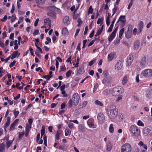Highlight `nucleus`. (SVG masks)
Returning <instances> with one entry per match:
<instances>
[{
  "label": "nucleus",
  "mask_w": 152,
  "mask_h": 152,
  "mask_svg": "<svg viewBox=\"0 0 152 152\" xmlns=\"http://www.w3.org/2000/svg\"><path fill=\"white\" fill-rule=\"evenodd\" d=\"M31 126H29V125L27 124L26 126V134L25 136L27 137L28 135L30 129L31 128Z\"/></svg>",
  "instance_id": "4be33fe9"
},
{
  "label": "nucleus",
  "mask_w": 152,
  "mask_h": 152,
  "mask_svg": "<svg viewBox=\"0 0 152 152\" xmlns=\"http://www.w3.org/2000/svg\"><path fill=\"white\" fill-rule=\"evenodd\" d=\"M80 97L77 93H75L72 96V99L73 103L74 105L76 106L77 105L80 100Z\"/></svg>",
  "instance_id": "423d86ee"
},
{
  "label": "nucleus",
  "mask_w": 152,
  "mask_h": 152,
  "mask_svg": "<svg viewBox=\"0 0 152 152\" xmlns=\"http://www.w3.org/2000/svg\"><path fill=\"white\" fill-rule=\"evenodd\" d=\"M68 126L71 129H74L75 128L74 126V124L72 123H69L68 124Z\"/></svg>",
  "instance_id": "8fccbe9b"
},
{
  "label": "nucleus",
  "mask_w": 152,
  "mask_h": 152,
  "mask_svg": "<svg viewBox=\"0 0 152 152\" xmlns=\"http://www.w3.org/2000/svg\"><path fill=\"white\" fill-rule=\"evenodd\" d=\"M0 47L2 48H3L4 47V42L1 39H0Z\"/></svg>",
  "instance_id": "5fc2aeb1"
},
{
  "label": "nucleus",
  "mask_w": 152,
  "mask_h": 152,
  "mask_svg": "<svg viewBox=\"0 0 152 152\" xmlns=\"http://www.w3.org/2000/svg\"><path fill=\"white\" fill-rule=\"evenodd\" d=\"M13 113L15 117H16L18 115L19 112L18 111H16L15 110L13 111Z\"/></svg>",
  "instance_id": "052dcab7"
},
{
  "label": "nucleus",
  "mask_w": 152,
  "mask_h": 152,
  "mask_svg": "<svg viewBox=\"0 0 152 152\" xmlns=\"http://www.w3.org/2000/svg\"><path fill=\"white\" fill-rule=\"evenodd\" d=\"M63 22L66 26H67L69 24L70 21L68 16H66L64 18Z\"/></svg>",
  "instance_id": "412c9836"
},
{
  "label": "nucleus",
  "mask_w": 152,
  "mask_h": 152,
  "mask_svg": "<svg viewBox=\"0 0 152 152\" xmlns=\"http://www.w3.org/2000/svg\"><path fill=\"white\" fill-rule=\"evenodd\" d=\"M16 18V17L15 15H13L11 17V23H13L15 20Z\"/></svg>",
  "instance_id": "bf43d9fd"
},
{
  "label": "nucleus",
  "mask_w": 152,
  "mask_h": 152,
  "mask_svg": "<svg viewBox=\"0 0 152 152\" xmlns=\"http://www.w3.org/2000/svg\"><path fill=\"white\" fill-rule=\"evenodd\" d=\"M73 101L71 99H70L69 101L68 102V106L69 107H71L72 106L73 103Z\"/></svg>",
  "instance_id": "3c124183"
},
{
  "label": "nucleus",
  "mask_w": 152,
  "mask_h": 152,
  "mask_svg": "<svg viewBox=\"0 0 152 152\" xmlns=\"http://www.w3.org/2000/svg\"><path fill=\"white\" fill-rule=\"evenodd\" d=\"M127 76L126 75L124 76L122 79V84L123 85H125L127 83Z\"/></svg>",
  "instance_id": "bb28decb"
},
{
  "label": "nucleus",
  "mask_w": 152,
  "mask_h": 152,
  "mask_svg": "<svg viewBox=\"0 0 152 152\" xmlns=\"http://www.w3.org/2000/svg\"><path fill=\"white\" fill-rule=\"evenodd\" d=\"M120 41V39H118L113 42V44L114 45H116Z\"/></svg>",
  "instance_id": "69168bd1"
},
{
  "label": "nucleus",
  "mask_w": 152,
  "mask_h": 152,
  "mask_svg": "<svg viewBox=\"0 0 152 152\" xmlns=\"http://www.w3.org/2000/svg\"><path fill=\"white\" fill-rule=\"evenodd\" d=\"M7 15H5L4 18L1 20V21L3 22H5L7 19Z\"/></svg>",
  "instance_id": "338daca9"
},
{
  "label": "nucleus",
  "mask_w": 152,
  "mask_h": 152,
  "mask_svg": "<svg viewBox=\"0 0 152 152\" xmlns=\"http://www.w3.org/2000/svg\"><path fill=\"white\" fill-rule=\"evenodd\" d=\"M36 2L40 5H43L45 3V0H36Z\"/></svg>",
  "instance_id": "7c9ffc66"
},
{
  "label": "nucleus",
  "mask_w": 152,
  "mask_h": 152,
  "mask_svg": "<svg viewBox=\"0 0 152 152\" xmlns=\"http://www.w3.org/2000/svg\"><path fill=\"white\" fill-rule=\"evenodd\" d=\"M132 28L131 26H129L128 27L127 31L125 33V37L126 38L129 39L131 37L132 35Z\"/></svg>",
  "instance_id": "9b49d317"
},
{
  "label": "nucleus",
  "mask_w": 152,
  "mask_h": 152,
  "mask_svg": "<svg viewBox=\"0 0 152 152\" xmlns=\"http://www.w3.org/2000/svg\"><path fill=\"white\" fill-rule=\"evenodd\" d=\"M96 60L95 59L91 61L89 63V65L90 66H91L93 64H94L96 62Z\"/></svg>",
  "instance_id": "4d7b16f0"
},
{
  "label": "nucleus",
  "mask_w": 152,
  "mask_h": 152,
  "mask_svg": "<svg viewBox=\"0 0 152 152\" xmlns=\"http://www.w3.org/2000/svg\"><path fill=\"white\" fill-rule=\"evenodd\" d=\"M25 134L24 131L23 130L22 132L19 133L18 139L20 140L23 137Z\"/></svg>",
  "instance_id": "ea45409f"
},
{
  "label": "nucleus",
  "mask_w": 152,
  "mask_h": 152,
  "mask_svg": "<svg viewBox=\"0 0 152 152\" xmlns=\"http://www.w3.org/2000/svg\"><path fill=\"white\" fill-rule=\"evenodd\" d=\"M117 29V28H116L109 37L108 39L110 42H111L115 37Z\"/></svg>",
  "instance_id": "4468645a"
},
{
  "label": "nucleus",
  "mask_w": 152,
  "mask_h": 152,
  "mask_svg": "<svg viewBox=\"0 0 152 152\" xmlns=\"http://www.w3.org/2000/svg\"><path fill=\"white\" fill-rule=\"evenodd\" d=\"M48 15L50 17L54 18H56V15L54 13V12L52 10H49V11L48 14Z\"/></svg>",
  "instance_id": "5701e85b"
},
{
  "label": "nucleus",
  "mask_w": 152,
  "mask_h": 152,
  "mask_svg": "<svg viewBox=\"0 0 152 152\" xmlns=\"http://www.w3.org/2000/svg\"><path fill=\"white\" fill-rule=\"evenodd\" d=\"M123 65L122 62L121 61H118L115 64V69L117 71H120L122 68Z\"/></svg>",
  "instance_id": "f8f14e48"
},
{
  "label": "nucleus",
  "mask_w": 152,
  "mask_h": 152,
  "mask_svg": "<svg viewBox=\"0 0 152 152\" xmlns=\"http://www.w3.org/2000/svg\"><path fill=\"white\" fill-rule=\"evenodd\" d=\"M85 70L84 69V66L83 64H82L79 67V69L77 70L76 74L77 75L82 74L84 73Z\"/></svg>",
  "instance_id": "ddd939ff"
},
{
  "label": "nucleus",
  "mask_w": 152,
  "mask_h": 152,
  "mask_svg": "<svg viewBox=\"0 0 152 152\" xmlns=\"http://www.w3.org/2000/svg\"><path fill=\"white\" fill-rule=\"evenodd\" d=\"M87 124L89 128L94 129L96 127V125L94 124V122L93 120H89L87 121Z\"/></svg>",
  "instance_id": "9d476101"
},
{
  "label": "nucleus",
  "mask_w": 152,
  "mask_h": 152,
  "mask_svg": "<svg viewBox=\"0 0 152 152\" xmlns=\"http://www.w3.org/2000/svg\"><path fill=\"white\" fill-rule=\"evenodd\" d=\"M44 140V143L45 146H47V137L45 135H44L43 137Z\"/></svg>",
  "instance_id": "603ef678"
},
{
  "label": "nucleus",
  "mask_w": 152,
  "mask_h": 152,
  "mask_svg": "<svg viewBox=\"0 0 152 152\" xmlns=\"http://www.w3.org/2000/svg\"><path fill=\"white\" fill-rule=\"evenodd\" d=\"M20 53H18V52L17 50H15L14 51L12 54L10 56V58L11 59H13L15 57H18Z\"/></svg>",
  "instance_id": "6ab92c4d"
},
{
  "label": "nucleus",
  "mask_w": 152,
  "mask_h": 152,
  "mask_svg": "<svg viewBox=\"0 0 152 152\" xmlns=\"http://www.w3.org/2000/svg\"><path fill=\"white\" fill-rule=\"evenodd\" d=\"M79 131L83 132L85 131V128L81 124H80L79 126Z\"/></svg>",
  "instance_id": "49530a36"
},
{
  "label": "nucleus",
  "mask_w": 152,
  "mask_h": 152,
  "mask_svg": "<svg viewBox=\"0 0 152 152\" xmlns=\"http://www.w3.org/2000/svg\"><path fill=\"white\" fill-rule=\"evenodd\" d=\"M151 130L149 128H145L143 130V133L145 136H147L150 133Z\"/></svg>",
  "instance_id": "b1692460"
},
{
  "label": "nucleus",
  "mask_w": 152,
  "mask_h": 152,
  "mask_svg": "<svg viewBox=\"0 0 152 152\" xmlns=\"http://www.w3.org/2000/svg\"><path fill=\"white\" fill-rule=\"evenodd\" d=\"M107 146V150L108 151H110L111 150L112 148V145L110 142L108 141L106 145Z\"/></svg>",
  "instance_id": "c85d7f7f"
},
{
  "label": "nucleus",
  "mask_w": 152,
  "mask_h": 152,
  "mask_svg": "<svg viewBox=\"0 0 152 152\" xmlns=\"http://www.w3.org/2000/svg\"><path fill=\"white\" fill-rule=\"evenodd\" d=\"M45 127L44 126H43L42 127V128L41 131V138L44 135L45 133Z\"/></svg>",
  "instance_id": "37998d69"
},
{
  "label": "nucleus",
  "mask_w": 152,
  "mask_h": 152,
  "mask_svg": "<svg viewBox=\"0 0 152 152\" xmlns=\"http://www.w3.org/2000/svg\"><path fill=\"white\" fill-rule=\"evenodd\" d=\"M125 18V16H121L118 20V21H121L124 24L125 22L124 19Z\"/></svg>",
  "instance_id": "2f4dec72"
},
{
  "label": "nucleus",
  "mask_w": 152,
  "mask_h": 152,
  "mask_svg": "<svg viewBox=\"0 0 152 152\" xmlns=\"http://www.w3.org/2000/svg\"><path fill=\"white\" fill-rule=\"evenodd\" d=\"M80 60V59L78 57L77 58V60H76V63L75 65V67H77L78 66L79 62Z\"/></svg>",
  "instance_id": "13d9d810"
},
{
  "label": "nucleus",
  "mask_w": 152,
  "mask_h": 152,
  "mask_svg": "<svg viewBox=\"0 0 152 152\" xmlns=\"http://www.w3.org/2000/svg\"><path fill=\"white\" fill-rule=\"evenodd\" d=\"M4 145L3 143L0 144V152H4Z\"/></svg>",
  "instance_id": "e433bc0d"
},
{
  "label": "nucleus",
  "mask_w": 152,
  "mask_h": 152,
  "mask_svg": "<svg viewBox=\"0 0 152 152\" xmlns=\"http://www.w3.org/2000/svg\"><path fill=\"white\" fill-rule=\"evenodd\" d=\"M137 124L139 126H143L144 125L143 123L140 120L138 121Z\"/></svg>",
  "instance_id": "09e8293b"
},
{
  "label": "nucleus",
  "mask_w": 152,
  "mask_h": 152,
  "mask_svg": "<svg viewBox=\"0 0 152 152\" xmlns=\"http://www.w3.org/2000/svg\"><path fill=\"white\" fill-rule=\"evenodd\" d=\"M35 44L36 47L38 46L39 45V39H36L34 40Z\"/></svg>",
  "instance_id": "864d4df0"
},
{
  "label": "nucleus",
  "mask_w": 152,
  "mask_h": 152,
  "mask_svg": "<svg viewBox=\"0 0 152 152\" xmlns=\"http://www.w3.org/2000/svg\"><path fill=\"white\" fill-rule=\"evenodd\" d=\"M14 140V138L12 140H9L7 141L6 142L7 147L9 148L12 144L13 142V141Z\"/></svg>",
  "instance_id": "f704fd0d"
},
{
  "label": "nucleus",
  "mask_w": 152,
  "mask_h": 152,
  "mask_svg": "<svg viewBox=\"0 0 152 152\" xmlns=\"http://www.w3.org/2000/svg\"><path fill=\"white\" fill-rule=\"evenodd\" d=\"M132 148L128 143L123 144L121 148V152H131Z\"/></svg>",
  "instance_id": "39448f33"
},
{
  "label": "nucleus",
  "mask_w": 152,
  "mask_h": 152,
  "mask_svg": "<svg viewBox=\"0 0 152 152\" xmlns=\"http://www.w3.org/2000/svg\"><path fill=\"white\" fill-rule=\"evenodd\" d=\"M59 149L62 150H64L66 149V147L65 145H61L59 147Z\"/></svg>",
  "instance_id": "e2e57ef3"
},
{
  "label": "nucleus",
  "mask_w": 152,
  "mask_h": 152,
  "mask_svg": "<svg viewBox=\"0 0 152 152\" xmlns=\"http://www.w3.org/2000/svg\"><path fill=\"white\" fill-rule=\"evenodd\" d=\"M95 103L96 105H99L101 106H102L103 105L102 103L98 100H96L95 101Z\"/></svg>",
  "instance_id": "a18cd8bd"
},
{
  "label": "nucleus",
  "mask_w": 152,
  "mask_h": 152,
  "mask_svg": "<svg viewBox=\"0 0 152 152\" xmlns=\"http://www.w3.org/2000/svg\"><path fill=\"white\" fill-rule=\"evenodd\" d=\"M112 94L114 96H116L122 94L124 91V88L121 86H116L111 88Z\"/></svg>",
  "instance_id": "f03ea898"
},
{
  "label": "nucleus",
  "mask_w": 152,
  "mask_h": 152,
  "mask_svg": "<svg viewBox=\"0 0 152 152\" xmlns=\"http://www.w3.org/2000/svg\"><path fill=\"white\" fill-rule=\"evenodd\" d=\"M88 102L86 101H85L83 102L79 105V108L80 109L83 108L85 107L87 104Z\"/></svg>",
  "instance_id": "cd10ccee"
},
{
  "label": "nucleus",
  "mask_w": 152,
  "mask_h": 152,
  "mask_svg": "<svg viewBox=\"0 0 152 152\" xmlns=\"http://www.w3.org/2000/svg\"><path fill=\"white\" fill-rule=\"evenodd\" d=\"M141 75L146 78L152 77V69H145L142 71Z\"/></svg>",
  "instance_id": "20e7f679"
},
{
  "label": "nucleus",
  "mask_w": 152,
  "mask_h": 152,
  "mask_svg": "<svg viewBox=\"0 0 152 152\" xmlns=\"http://www.w3.org/2000/svg\"><path fill=\"white\" fill-rule=\"evenodd\" d=\"M44 22L45 25H48L50 27L51 26V20L50 19L47 18L44 20Z\"/></svg>",
  "instance_id": "a878e982"
},
{
  "label": "nucleus",
  "mask_w": 152,
  "mask_h": 152,
  "mask_svg": "<svg viewBox=\"0 0 152 152\" xmlns=\"http://www.w3.org/2000/svg\"><path fill=\"white\" fill-rule=\"evenodd\" d=\"M68 33V31L67 28L64 27L62 29V34L64 35H67Z\"/></svg>",
  "instance_id": "4c0bfd02"
},
{
  "label": "nucleus",
  "mask_w": 152,
  "mask_h": 152,
  "mask_svg": "<svg viewBox=\"0 0 152 152\" xmlns=\"http://www.w3.org/2000/svg\"><path fill=\"white\" fill-rule=\"evenodd\" d=\"M140 42L139 40L136 41L134 43V48L136 49H137L139 48Z\"/></svg>",
  "instance_id": "c756f323"
},
{
  "label": "nucleus",
  "mask_w": 152,
  "mask_h": 152,
  "mask_svg": "<svg viewBox=\"0 0 152 152\" xmlns=\"http://www.w3.org/2000/svg\"><path fill=\"white\" fill-rule=\"evenodd\" d=\"M61 133V131L60 130H58L57 132L56 138L57 140L59 139V137Z\"/></svg>",
  "instance_id": "58836bf2"
},
{
  "label": "nucleus",
  "mask_w": 152,
  "mask_h": 152,
  "mask_svg": "<svg viewBox=\"0 0 152 152\" xmlns=\"http://www.w3.org/2000/svg\"><path fill=\"white\" fill-rule=\"evenodd\" d=\"M65 135L66 136L70 135L71 134V132L68 129H66L65 130Z\"/></svg>",
  "instance_id": "a19ab883"
},
{
  "label": "nucleus",
  "mask_w": 152,
  "mask_h": 152,
  "mask_svg": "<svg viewBox=\"0 0 152 152\" xmlns=\"http://www.w3.org/2000/svg\"><path fill=\"white\" fill-rule=\"evenodd\" d=\"M7 121L4 124V128L5 132H7L6 129L9 126L10 123V117L8 116L7 117Z\"/></svg>",
  "instance_id": "f3484780"
},
{
  "label": "nucleus",
  "mask_w": 152,
  "mask_h": 152,
  "mask_svg": "<svg viewBox=\"0 0 152 152\" xmlns=\"http://www.w3.org/2000/svg\"><path fill=\"white\" fill-rule=\"evenodd\" d=\"M139 26L140 28L139 31H140V33L143 28V23L142 22H141L139 24Z\"/></svg>",
  "instance_id": "c03bdc74"
},
{
  "label": "nucleus",
  "mask_w": 152,
  "mask_h": 152,
  "mask_svg": "<svg viewBox=\"0 0 152 152\" xmlns=\"http://www.w3.org/2000/svg\"><path fill=\"white\" fill-rule=\"evenodd\" d=\"M72 71L70 70L68 71L66 73V76L67 77H69L71 75Z\"/></svg>",
  "instance_id": "de8ad7c7"
},
{
  "label": "nucleus",
  "mask_w": 152,
  "mask_h": 152,
  "mask_svg": "<svg viewBox=\"0 0 152 152\" xmlns=\"http://www.w3.org/2000/svg\"><path fill=\"white\" fill-rule=\"evenodd\" d=\"M112 94L111 88H107L104 89L102 92L103 94L105 96H107L110 94Z\"/></svg>",
  "instance_id": "a211bd4d"
},
{
  "label": "nucleus",
  "mask_w": 152,
  "mask_h": 152,
  "mask_svg": "<svg viewBox=\"0 0 152 152\" xmlns=\"http://www.w3.org/2000/svg\"><path fill=\"white\" fill-rule=\"evenodd\" d=\"M147 60L145 57L142 58L140 62V65L142 68H145L148 65Z\"/></svg>",
  "instance_id": "1a4fd4ad"
},
{
  "label": "nucleus",
  "mask_w": 152,
  "mask_h": 152,
  "mask_svg": "<svg viewBox=\"0 0 152 152\" xmlns=\"http://www.w3.org/2000/svg\"><path fill=\"white\" fill-rule=\"evenodd\" d=\"M110 13H108V16L107 17L106 21V23L107 24V25L108 26L110 25Z\"/></svg>",
  "instance_id": "473e14b6"
},
{
  "label": "nucleus",
  "mask_w": 152,
  "mask_h": 152,
  "mask_svg": "<svg viewBox=\"0 0 152 152\" xmlns=\"http://www.w3.org/2000/svg\"><path fill=\"white\" fill-rule=\"evenodd\" d=\"M116 57V54L114 53H111L109 54L107 56L108 61H112L114 58Z\"/></svg>",
  "instance_id": "dca6fc26"
},
{
  "label": "nucleus",
  "mask_w": 152,
  "mask_h": 152,
  "mask_svg": "<svg viewBox=\"0 0 152 152\" xmlns=\"http://www.w3.org/2000/svg\"><path fill=\"white\" fill-rule=\"evenodd\" d=\"M49 10H53L54 12H56L58 13H59L60 12V10L55 7L54 6H50L49 8Z\"/></svg>",
  "instance_id": "393cba45"
},
{
  "label": "nucleus",
  "mask_w": 152,
  "mask_h": 152,
  "mask_svg": "<svg viewBox=\"0 0 152 152\" xmlns=\"http://www.w3.org/2000/svg\"><path fill=\"white\" fill-rule=\"evenodd\" d=\"M124 28H122L120 31H119V37L121 38V36L122 35H123V33L124 32Z\"/></svg>",
  "instance_id": "79ce46f5"
},
{
  "label": "nucleus",
  "mask_w": 152,
  "mask_h": 152,
  "mask_svg": "<svg viewBox=\"0 0 152 152\" xmlns=\"http://www.w3.org/2000/svg\"><path fill=\"white\" fill-rule=\"evenodd\" d=\"M16 63V61L15 60H14L13 61L11 62L10 65V67H12Z\"/></svg>",
  "instance_id": "774afa93"
},
{
  "label": "nucleus",
  "mask_w": 152,
  "mask_h": 152,
  "mask_svg": "<svg viewBox=\"0 0 152 152\" xmlns=\"http://www.w3.org/2000/svg\"><path fill=\"white\" fill-rule=\"evenodd\" d=\"M18 121L19 120L18 119H16L13 123L11 124L10 129V131H13L14 130L15 126L16 124H18Z\"/></svg>",
  "instance_id": "aec40b11"
},
{
  "label": "nucleus",
  "mask_w": 152,
  "mask_h": 152,
  "mask_svg": "<svg viewBox=\"0 0 152 152\" xmlns=\"http://www.w3.org/2000/svg\"><path fill=\"white\" fill-rule=\"evenodd\" d=\"M98 84L97 83H96L94 85V88L93 89V92H94L95 91H96L97 88H98Z\"/></svg>",
  "instance_id": "6e6d98bb"
},
{
  "label": "nucleus",
  "mask_w": 152,
  "mask_h": 152,
  "mask_svg": "<svg viewBox=\"0 0 152 152\" xmlns=\"http://www.w3.org/2000/svg\"><path fill=\"white\" fill-rule=\"evenodd\" d=\"M113 126V124H111L109 128V131L111 133H113L114 131V129Z\"/></svg>",
  "instance_id": "c9c22d12"
},
{
  "label": "nucleus",
  "mask_w": 152,
  "mask_h": 152,
  "mask_svg": "<svg viewBox=\"0 0 152 152\" xmlns=\"http://www.w3.org/2000/svg\"><path fill=\"white\" fill-rule=\"evenodd\" d=\"M106 110L107 116L110 119H114L117 116L118 112L115 106H110L107 107Z\"/></svg>",
  "instance_id": "f257e3e1"
},
{
  "label": "nucleus",
  "mask_w": 152,
  "mask_h": 152,
  "mask_svg": "<svg viewBox=\"0 0 152 152\" xmlns=\"http://www.w3.org/2000/svg\"><path fill=\"white\" fill-rule=\"evenodd\" d=\"M103 29V26H102L101 28H99L97 31V32L95 34V36H97L100 35L102 33Z\"/></svg>",
  "instance_id": "72a5a7b5"
},
{
  "label": "nucleus",
  "mask_w": 152,
  "mask_h": 152,
  "mask_svg": "<svg viewBox=\"0 0 152 152\" xmlns=\"http://www.w3.org/2000/svg\"><path fill=\"white\" fill-rule=\"evenodd\" d=\"M134 58L132 56L129 55L127 58L126 65L127 66H129L132 62Z\"/></svg>",
  "instance_id": "2eb2a0df"
},
{
  "label": "nucleus",
  "mask_w": 152,
  "mask_h": 152,
  "mask_svg": "<svg viewBox=\"0 0 152 152\" xmlns=\"http://www.w3.org/2000/svg\"><path fill=\"white\" fill-rule=\"evenodd\" d=\"M118 7L116 6H115L114 7L113 10V14H114L116 12L117 10Z\"/></svg>",
  "instance_id": "0e129e2a"
},
{
  "label": "nucleus",
  "mask_w": 152,
  "mask_h": 152,
  "mask_svg": "<svg viewBox=\"0 0 152 152\" xmlns=\"http://www.w3.org/2000/svg\"><path fill=\"white\" fill-rule=\"evenodd\" d=\"M129 131L135 136L138 137L140 134V129L135 125H132L130 127Z\"/></svg>",
  "instance_id": "7ed1b4c3"
},
{
  "label": "nucleus",
  "mask_w": 152,
  "mask_h": 152,
  "mask_svg": "<svg viewBox=\"0 0 152 152\" xmlns=\"http://www.w3.org/2000/svg\"><path fill=\"white\" fill-rule=\"evenodd\" d=\"M113 78L110 76L105 77L102 80V83L104 85H107L112 82Z\"/></svg>",
  "instance_id": "0eeeda50"
},
{
  "label": "nucleus",
  "mask_w": 152,
  "mask_h": 152,
  "mask_svg": "<svg viewBox=\"0 0 152 152\" xmlns=\"http://www.w3.org/2000/svg\"><path fill=\"white\" fill-rule=\"evenodd\" d=\"M97 119L99 123L102 124L103 123L105 119V117L102 113H98L97 115Z\"/></svg>",
  "instance_id": "6e6552de"
},
{
  "label": "nucleus",
  "mask_w": 152,
  "mask_h": 152,
  "mask_svg": "<svg viewBox=\"0 0 152 152\" xmlns=\"http://www.w3.org/2000/svg\"><path fill=\"white\" fill-rule=\"evenodd\" d=\"M93 10L92 8V6H90L88 10V13H92Z\"/></svg>",
  "instance_id": "680f3d73"
}]
</instances>
